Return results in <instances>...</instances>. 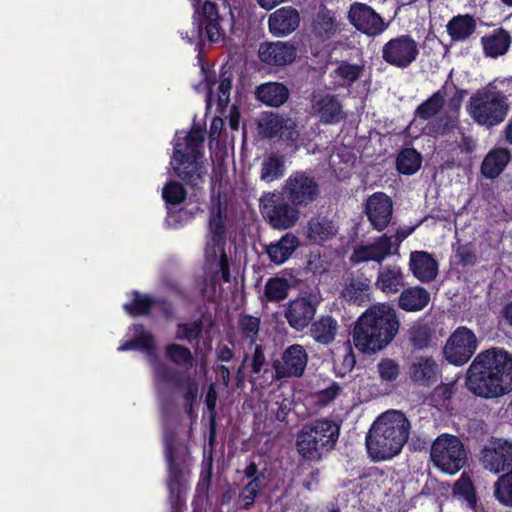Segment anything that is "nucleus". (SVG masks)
I'll list each match as a JSON object with an SVG mask.
<instances>
[{
  "instance_id": "1",
  "label": "nucleus",
  "mask_w": 512,
  "mask_h": 512,
  "mask_svg": "<svg viewBox=\"0 0 512 512\" xmlns=\"http://www.w3.org/2000/svg\"><path fill=\"white\" fill-rule=\"evenodd\" d=\"M466 386L483 398H497L512 391V355L493 347L480 352L467 371Z\"/></svg>"
},
{
  "instance_id": "2",
  "label": "nucleus",
  "mask_w": 512,
  "mask_h": 512,
  "mask_svg": "<svg viewBox=\"0 0 512 512\" xmlns=\"http://www.w3.org/2000/svg\"><path fill=\"white\" fill-rule=\"evenodd\" d=\"M399 327L396 310L391 305L375 304L358 318L352 333L353 344L361 352L376 353L393 341Z\"/></svg>"
},
{
  "instance_id": "3",
  "label": "nucleus",
  "mask_w": 512,
  "mask_h": 512,
  "mask_svg": "<svg viewBox=\"0 0 512 512\" xmlns=\"http://www.w3.org/2000/svg\"><path fill=\"white\" fill-rule=\"evenodd\" d=\"M410 423L400 411L382 413L372 424L366 446L370 457L384 461L398 455L409 437Z\"/></svg>"
},
{
  "instance_id": "4",
  "label": "nucleus",
  "mask_w": 512,
  "mask_h": 512,
  "mask_svg": "<svg viewBox=\"0 0 512 512\" xmlns=\"http://www.w3.org/2000/svg\"><path fill=\"white\" fill-rule=\"evenodd\" d=\"M205 132L194 127L189 133L176 134L175 151L171 166L175 173L192 185H198L207 173L203 165Z\"/></svg>"
},
{
  "instance_id": "5",
  "label": "nucleus",
  "mask_w": 512,
  "mask_h": 512,
  "mask_svg": "<svg viewBox=\"0 0 512 512\" xmlns=\"http://www.w3.org/2000/svg\"><path fill=\"white\" fill-rule=\"evenodd\" d=\"M224 221L221 204L217 203L211 211L209 219V236L205 248L207 262L206 274L210 277V284L203 287V294L211 297L215 292V285L219 279L229 281V266L225 253Z\"/></svg>"
},
{
  "instance_id": "6",
  "label": "nucleus",
  "mask_w": 512,
  "mask_h": 512,
  "mask_svg": "<svg viewBox=\"0 0 512 512\" xmlns=\"http://www.w3.org/2000/svg\"><path fill=\"white\" fill-rule=\"evenodd\" d=\"M504 84L505 81H499ZM510 105L507 95L498 89V81L489 83L476 91L469 99L467 111L478 125L485 127L497 126L504 121Z\"/></svg>"
},
{
  "instance_id": "7",
  "label": "nucleus",
  "mask_w": 512,
  "mask_h": 512,
  "mask_svg": "<svg viewBox=\"0 0 512 512\" xmlns=\"http://www.w3.org/2000/svg\"><path fill=\"white\" fill-rule=\"evenodd\" d=\"M340 427L331 420L320 419L305 425L297 435L296 447L306 461H319L333 449L339 437Z\"/></svg>"
},
{
  "instance_id": "8",
  "label": "nucleus",
  "mask_w": 512,
  "mask_h": 512,
  "mask_svg": "<svg viewBox=\"0 0 512 512\" xmlns=\"http://www.w3.org/2000/svg\"><path fill=\"white\" fill-rule=\"evenodd\" d=\"M131 330L133 337L118 347L119 351L141 350L153 369L154 380L158 387L174 384L175 372L165 363L158 360L156 355V344L153 335L140 325H134Z\"/></svg>"
},
{
  "instance_id": "9",
  "label": "nucleus",
  "mask_w": 512,
  "mask_h": 512,
  "mask_svg": "<svg viewBox=\"0 0 512 512\" xmlns=\"http://www.w3.org/2000/svg\"><path fill=\"white\" fill-rule=\"evenodd\" d=\"M430 457L442 472L453 475L466 463V451L460 439L454 435L442 434L431 446Z\"/></svg>"
},
{
  "instance_id": "10",
  "label": "nucleus",
  "mask_w": 512,
  "mask_h": 512,
  "mask_svg": "<svg viewBox=\"0 0 512 512\" xmlns=\"http://www.w3.org/2000/svg\"><path fill=\"white\" fill-rule=\"evenodd\" d=\"M297 205H290L281 193H267L260 199V208L266 220L275 229L293 227L300 217Z\"/></svg>"
},
{
  "instance_id": "11",
  "label": "nucleus",
  "mask_w": 512,
  "mask_h": 512,
  "mask_svg": "<svg viewBox=\"0 0 512 512\" xmlns=\"http://www.w3.org/2000/svg\"><path fill=\"white\" fill-rule=\"evenodd\" d=\"M259 132L267 138H277L290 145H295L300 133L294 119L277 113H265L259 120Z\"/></svg>"
},
{
  "instance_id": "12",
  "label": "nucleus",
  "mask_w": 512,
  "mask_h": 512,
  "mask_svg": "<svg viewBox=\"0 0 512 512\" xmlns=\"http://www.w3.org/2000/svg\"><path fill=\"white\" fill-rule=\"evenodd\" d=\"M477 346L474 332L467 327H458L445 344L444 356L451 364L463 365L475 353Z\"/></svg>"
},
{
  "instance_id": "13",
  "label": "nucleus",
  "mask_w": 512,
  "mask_h": 512,
  "mask_svg": "<svg viewBox=\"0 0 512 512\" xmlns=\"http://www.w3.org/2000/svg\"><path fill=\"white\" fill-rule=\"evenodd\" d=\"M419 54L418 43L408 35L389 40L382 47L383 60L397 68H407Z\"/></svg>"
},
{
  "instance_id": "14",
  "label": "nucleus",
  "mask_w": 512,
  "mask_h": 512,
  "mask_svg": "<svg viewBox=\"0 0 512 512\" xmlns=\"http://www.w3.org/2000/svg\"><path fill=\"white\" fill-rule=\"evenodd\" d=\"M283 194L293 205L306 206L317 198L319 188L313 177L305 172H296L286 180Z\"/></svg>"
},
{
  "instance_id": "15",
  "label": "nucleus",
  "mask_w": 512,
  "mask_h": 512,
  "mask_svg": "<svg viewBox=\"0 0 512 512\" xmlns=\"http://www.w3.org/2000/svg\"><path fill=\"white\" fill-rule=\"evenodd\" d=\"M348 20L358 31L371 37L382 34L388 28L384 19L365 3L354 2L351 4Z\"/></svg>"
},
{
  "instance_id": "16",
  "label": "nucleus",
  "mask_w": 512,
  "mask_h": 512,
  "mask_svg": "<svg viewBox=\"0 0 512 512\" xmlns=\"http://www.w3.org/2000/svg\"><path fill=\"white\" fill-rule=\"evenodd\" d=\"M482 466L493 474H499L512 465V441L503 438L490 440L482 449Z\"/></svg>"
},
{
  "instance_id": "17",
  "label": "nucleus",
  "mask_w": 512,
  "mask_h": 512,
  "mask_svg": "<svg viewBox=\"0 0 512 512\" xmlns=\"http://www.w3.org/2000/svg\"><path fill=\"white\" fill-rule=\"evenodd\" d=\"M308 363V354L304 347L293 344L282 353L281 359L273 363L277 379L301 377Z\"/></svg>"
},
{
  "instance_id": "18",
  "label": "nucleus",
  "mask_w": 512,
  "mask_h": 512,
  "mask_svg": "<svg viewBox=\"0 0 512 512\" xmlns=\"http://www.w3.org/2000/svg\"><path fill=\"white\" fill-rule=\"evenodd\" d=\"M319 302V298L313 294L290 301L285 311L289 325L296 330L307 327L316 313Z\"/></svg>"
},
{
  "instance_id": "19",
  "label": "nucleus",
  "mask_w": 512,
  "mask_h": 512,
  "mask_svg": "<svg viewBox=\"0 0 512 512\" xmlns=\"http://www.w3.org/2000/svg\"><path fill=\"white\" fill-rule=\"evenodd\" d=\"M312 113L319 118L322 123L335 124L344 117L342 105L336 96L324 93L314 92L311 98Z\"/></svg>"
},
{
  "instance_id": "20",
  "label": "nucleus",
  "mask_w": 512,
  "mask_h": 512,
  "mask_svg": "<svg viewBox=\"0 0 512 512\" xmlns=\"http://www.w3.org/2000/svg\"><path fill=\"white\" fill-rule=\"evenodd\" d=\"M365 212L371 225L376 230L381 231L391 220L393 213L392 201L382 192L374 193L366 202Z\"/></svg>"
},
{
  "instance_id": "21",
  "label": "nucleus",
  "mask_w": 512,
  "mask_h": 512,
  "mask_svg": "<svg viewBox=\"0 0 512 512\" xmlns=\"http://www.w3.org/2000/svg\"><path fill=\"white\" fill-rule=\"evenodd\" d=\"M200 86L206 92L207 109H211L215 105L217 111L224 114L230 102V91L232 88L231 77L223 75L218 83L206 77Z\"/></svg>"
},
{
  "instance_id": "22",
  "label": "nucleus",
  "mask_w": 512,
  "mask_h": 512,
  "mask_svg": "<svg viewBox=\"0 0 512 512\" xmlns=\"http://www.w3.org/2000/svg\"><path fill=\"white\" fill-rule=\"evenodd\" d=\"M259 58L269 65H287L292 63L297 55L295 46L289 42H268L260 45Z\"/></svg>"
},
{
  "instance_id": "23",
  "label": "nucleus",
  "mask_w": 512,
  "mask_h": 512,
  "mask_svg": "<svg viewBox=\"0 0 512 512\" xmlns=\"http://www.w3.org/2000/svg\"><path fill=\"white\" fill-rule=\"evenodd\" d=\"M391 247V238L386 235L380 236L374 242L357 247L351 256V261L356 264L367 261L381 263L391 254Z\"/></svg>"
},
{
  "instance_id": "24",
  "label": "nucleus",
  "mask_w": 512,
  "mask_h": 512,
  "mask_svg": "<svg viewBox=\"0 0 512 512\" xmlns=\"http://www.w3.org/2000/svg\"><path fill=\"white\" fill-rule=\"evenodd\" d=\"M300 23L298 11L290 6L282 7L269 15V31L277 37L286 36L297 29Z\"/></svg>"
},
{
  "instance_id": "25",
  "label": "nucleus",
  "mask_w": 512,
  "mask_h": 512,
  "mask_svg": "<svg viewBox=\"0 0 512 512\" xmlns=\"http://www.w3.org/2000/svg\"><path fill=\"white\" fill-rule=\"evenodd\" d=\"M409 270L420 282H430L438 275V263L426 251H413L410 254Z\"/></svg>"
},
{
  "instance_id": "26",
  "label": "nucleus",
  "mask_w": 512,
  "mask_h": 512,
  "mask_svg": "<svg viewBox=\"0 0 512 512\" xmlns=\"http://www.w3.org/2000/svg\"><path fill=\"white\" fill-rule=\"evenodd\" d=\"M298 238L292 233H286L279 240L265 246L269 260L276 265L286 262L298 248Z\"/></svg>"
},
{
  "instance_id": "27",
  "label": "nucleus",
  "mask_w": 512,
  "mask_h": 512,
  "mask_svg": "<svg viewBox=\"0 0 512 512\" xmlns=\"http://www.w3.org/2000/svg\"><path fill=\"white\" fill-rule=\"evenodd\" d=\"M375 286L385 294H395L404 286V273L400 266L393 264L381 267Z\"/></svg>"
},
{
  "instance_id": "28",
  "label": "nucleus",
  "mask_w": 512,
  "mask_h": 512,
  "mask_svg": "<svg viewBox=\"0 0 512 512\" xmlns=\"http://www.w3.org/2000/svg\"><path fill=\"white\" fill-rule=\"evenodd\" d=\"M481 44L487 57L496 58L508 51L511 45V36L506 30L499 28L484 35L481 38Z\"/></svg>"
},
{
  "instance_id": "29",
  "label": "nucleus",
  "mask_w": 512,
  "mask_h": 512,
  "mask_svg": "<svg viewBox=\"0 0 512 512\" xmlns=\"http://www.w3.org/2000/svg\"><path fill=\"white\" fill-rule=\"evenodd\" d=\"M438 375V365L430 357H416L410 366V377L412 380L422 384H433Z\"/></svg>"
},
{
  "instance_id": "30",
  "label": "nucleus",
  "mask_w": 512,
  "mask_h": 512,
  "mask_svg": "<svg viewBox=\"0 0 512 512\" xmlns=\"http://www.w3.org/2000/svg\"><path fill=\"white\" fill-rule=\"evenodd\" d=\"M430 301L429 292L422 287H409L403 290L399 296L398 305L408 312L423 310Z\"/></svg>"
},
{
  "instance_id": "31",
  "label": "nucleus",
  "mask_w": 512,
  "mask_h": 512,
  "mask_svg": "<svg viewBox=\"0 0 512 512\" xmlns=\"http://www.w3.org/2000/svg\"><path fill=\"white\" fill-rule=\"evenodd\" d=\"M337 233L334 223L326 217L316 216L309 220L306 235L313 243H323Z\"/></svg>"
},
{
  "instance_id": "32",
  "label": "nucleus",
  "mask_w": 512,
  "mask_h": 512,
  "mask_svg": "<svg viewBox=\"0 0 512 512\" xmlns=\"http://www.w3.org/2000/svg\"><path fill=\"white\" fill-rule=\"evenodd\" d=\"M509 161L510 153L507 149H493L484 158L481 165V172L486 178H496L504 170Z\"/></svg>"
},
{
  "instance_id": "33",
  "label": "nucleus",
  "mask_w": 512,
  "mask_h": 512,
  "mask_svg": "<svg viewBox=\"0 0 512 512\" xmlns=\"http://www.w3.org/2000/svg\"><path fill=\"white\" fill-rule=\"evenodd\" d=\"M288 96L289 91L282 83H265L256 90L257 99L268 106L278 107L287 101Z\"/></svg>"
},
{
  "instance_id": "34",
  "label": "nucleus",
  "mask_w": 512,
  "mask_h": 512,
  "mask_svg": "<svg viewBox=\"0 0 512 512\" xmlns=\"http://www.w3.org/2000/svg\"><path fill=\"white\" fill-rule=\"evenodd\" d=\"M476 29L475 19L469 15H457L448 21L446 30L453 41H464L469 38Z\"/></svg>"
},
{
  "instance_id": "35",
  "label": "nucleus",
  "mask_w": 512,
  "mask_h": 512,
  "mask_svg": "<svg viewBox=\"0 0 512 512\" xmlns=\"http://www.w3.org/2000/svg\"><path fill=\"white\" fill-rule=\"evenodd\" d=\"M363 73V66L340 62L332 72V78L338 86H350L357 81Z\"/></svg>"
},
{
  "instance_id": "36",
  "label": "nucleus",
  "mask_w": 512,
  "mask_h": 512,
  "mask_svg": "<svg viewBox=\"0 0 512 512\" xmlns=\"http://www.w3.org/2000/svg\"><path fill=\"white\" fill-rule=\"evenodd\" d=\"M343 297L358 304L369 300L370 297V283L366 278L352 279L346 284L342 291Z\"/></svg>"
},
{
  "instance_id": "37",
  "label": "nucleus",
  "mask_w": 512,
  "mask_h": 512,
  "mask_svg": "<svg viewBox=\"0 0 512 512\" xmlns=\"http://www.w3.org/2000/svg\"><path fill=\"white\" fill-rule=\"evenodd\" d=\"M337 331V322L331 317H322L311 327L312 337L320 343L328 344L334 340Z\"/></svg>"
},
{
  "instance_id": "38",
  "label": "nucleus",
  "mask_w": 512,
  "mask_h": 512,
  "mask_svg": "<svg viewBox=\"0 0 512 512\" xmlns=\"http://www.w3.org/2000/svg\"><path fill=\"white\" fill-rule=\"evenodd\" d=\"M285 171L284 161L281 157L271 155L265 158L261 164L260 179L270 183L283 176Z\"/></svg>"
},
{
  "instance_id": "39",
  "label": "nucleus",
  "mask_w": 512,
  "mask_h": 512,
  "mask_svg": "<svg viewBox=\"0 0 512 512\" xmlns=\"http://www.w3.org/2000/svg\"><path fill=\"white\" fill-rule=\"evenodd\" d=\"M290 288L291 285L287 279L271 278L265 284L264 295L268 301L278 302L288 296Z\"/></svg>"
},
{
  "instance_id": "40",
  "label": "nucleus",
  "mask_w": 512,
  "mask_h": 512,
  "mask_svg": "<svg viewBox=\"0 0 512 512\" xmlns=\"http://www.w3.org/2000/svg\"><path fill=\"white\" fill-rule=\"evenodd\" d=\"M421 166V156L411 148L404 149L397 158V169L402 174L411 175L419 170Z\"/></svg>"
},
{
  "instance_id": "41",
  "label": "nucleus",
  "mask_w": 512,
  "mask_h": 512,
  "mask_svg": "<svg viewBox=\"0 0 512 512\" xmlns=\"http://www.w3.org/2000/svg\"><path fill=\"white\" fill-rule=\"evenodd\" d=\"M494 496L499 503L512 507V469L494 483Z\"/></svg>"
},
{
  "instance_id": "42",
  "label": "nucleus",
  "mask_w": 512,
  "mask_h": 512,
  "mask_svg": "<svg viewBox=\"0 0 512 512\" xmlns=\"http://www.w3.org/2000/svg\"><path fill=\"white\" fill-rule=\"evenodd\" d=\"M453 495L459 498H463L469 507H475V489L470 477L467 474L463 473L461 477L456 481L453 489Z\"/></svg>"
},
{
  "instance_id": "43",
  "label": "nucleus",
  "mask_w": 512,
  "mask_h": 512,
  "mask_svg": "<svg viewBox=\"0 0 512 512\" xmlns=\"http://www.w3.org/2000/svg\"><path fill=\"white\" fill-rule=\"evenodd\" d=\"M430 338V328L424 323L417 322L409 329V340L415 348L422 349L427 347Z\"/></svg>"
},
{
  "instance_id": "44",
  "label": "nucleus",
  "mask_w": 512,
  "mask_h": 512,
  "mask_svg": "<svg viewBox=\"0 0 512 512\" xmlns=\"http://www.w3.org/2000/svg\"><path fill=\"white\" fill-rule=\"evenodd\" d=\"M154 304L155 302L150 297L134 292L132 302L125 303L123 307L128 314L136 316L147 313Z\"/></svg>"
},
{
  "instance_id": "45",
  "label": "nucleus",
  "mask_w": 512,
  "mask_h": 512,
  "mask_svg": "<svg viewBox=\"0 0 512 512\" xmlns=\"http://www.w3.org/2000/svg\"><path fill=\"white\" fill-rule=\"evenodd\" d=\"M187 192L182 184L170 181L162 190V197L169 205H178L186 198Z\"/></svg>"
},
{
  "instance_id": "46",
  "label": "nucleus",
  "mask_w": 512,
  "mask_h": 512,
  "mask_svg": "<svg viewBox=\"0 0 512 512\" xmlns=\"http://www.w3.org/2000/svg\"><path fill=\"white\" fill-rule=\"evenodd\" d=\"M443 103L444 97L440 91H437L418 107L417 115L420 118L428 119L437 114V112L442 108Z\"/></svg>"
},
{
  "instance_id": "47",
  "label": "nucleus",
  "mask_w": 512,
  "mask_h": 512,
  "mask_svg": "<svg viewBox=\"0 0 512 512\" xmlns=\"http://www.w3.org/2000/svg\"><path fill=\"white\" fill-rule=\"evenodd\" d=\"M377 370L381 382L390 383L397 379L399 376V365L396 361L384 358L377 364Z\"/></svg>"
},
{
  "instance_id": "48",
  "label": "nucleus",
  "mask_w": 512,
  "mask_h": 512,
  "mask_svg": "<svg viewBox=\"0 0 512 512\" xmlns=\"http://www.w3.org/2000/svg\"><path fill=\"white\" fill-rule=\"evenodd\" d=\"M166 355L178 366H187L191 364L193 359L190 350L178 344L168 345Z\"/></svg>"
},
{
  "instance_id": "49",
  "label": "nucleus",
  "mask_w": 512,
  "mask_h": 512,
  "mask_svg": "<svg viewBox=\"0 0 512 512\" xmlns=\"http://www.w3.org/2000/svg\"><path fill=\"white\" fill-rule=\"evenodd\" d=\"M315 30L321 37H330L337 30V23L329 13L318 14Z\"/></svg>"
},
{
  "instance_id": "50",
  "label": "nucleus",
  "mask_w": 512,
  "mask_h": 512,
  "mask_svg": "<svg viewBox=\"0 0 512 512\" xmlns=\"http://www.w3.org/2000/svg\"><path fill=\"white\" fill-rule=\"evenodd\" d=\"M241 329L250 344H254L260 327V320L252 316H244L240 322Z\"/></svg>"
},
{
  "instance_id": "51",
  "label": "nucleus",
  "mask_w": 512,
  "mask_h": 512,
  "mask_svg": "<svg viewBox=\"0 0 512 512\" xmlns=\"http://www.w3.org/2000/svg\"><path fill=\"white\" fill-rule=\"evenodd\" d=\"M167 459L169 462L170 476L173 480L169 483L171 492L179 489L178 474H182V471L178 468L176 463V456L174 455L173 448L169 442L166 443Z\"/></svg>"
},
{
  "instance_id": "52",
  "label": "nucleus",
  "mask_w": 512,
  "mask_h": 512,
  "mask_svg": "<svg viewBox=\"0 0 512 512\" xmlns=\"http://www.w3.org/2000/svg\"><path fill=\"white\" fill-rule=\"evenodd\" d=\"M201 328L202 325L200 321H194L190 324H181L176 331V338L191 341L199 336Z\"/></svg>"
},
{
  "instance_id": "53",
  "label": "nucleus",
  "mask_w": 512,
  "mask_h": 512,
  "mask_svg": "<svg viewBox=\"0 0 512 512\" xmlns=\"http://www.w3.org/2000/svg\"><path fill=\"white\" fill-rule=\"evenodd\" d=\"M459 105L450 110L446 118H441L440 121L434 126L436 134H445L446 132L454 129L457 124Z\"/></svg>"
},
{
  "instance_id": "54",
  "label": "nucleus",
  "mask_w": 512,
  "mask_h": 512,
  "mask_svg": "<svg viewBox=\"0 0 512 512\" xmlns=\"http://www.w3.org/2000/svg\"><path fill=\"white\" fill-rule=\"evenodd\" d=\"M260 489V481L258 478L250 481L242 490L241 498L244 501V506L249 507L253 504L255 497Z\"/></svg>"
},
{
  "instance_id": "55",
  "label": "nucleus",
  "mask_w": 512,
  "mask_h": 512,
  "mask_svg": "<svg viewBox=\"0 0 512 512\" xmlns=\"http://www.w3.org/2000/svg\"><path fill=\"white\" fill-rule=\"evenodd\" d=\"M456 258L462 265H473L476 262L474 250L469 245H461L456 249Z\"/></svg>"
},
{
  "instance_id": "56",
  "label": "nucleus",
  "mask_w": 512,
  "mask_h": 512,
  "mask_svg": "<svg viewBox=\"0 0 512 512\" xmlns=\"http://www.w3.org/2000/svg\"><path fill=\"white\" fill-rule=\"evenodd\" d=\"M341 392V387L333 383L328 388L322 390L318 394L319 401L323 404H327L333 401Z\"/></svg>"
},
{
  "instance_id": "57",
  "label": "nucleus",
  "mask_w": 512,
  "mask_h": 512,
  "mask_svg": "<svg viewBox=\"0 0 512 512\" xmlns=\"http://www.w3.org/2000/svg\"><path fill=\"white\" fill-rule=\"evenodd\" d=\"M205 30L211 42H217L222 37L218 20L206 21Z\"/></svg>"
},
{
  "instance_id": "58",
  "label": "nucleus",
  "mask_w": 512,
  "mask_h": 512,
  "mask_svg": "<svg viewBox=\"0 0 512 512\" xmlns=\"http://www.w3.org/2000/svg\"><path fill=\"white\" fill-rule=\"evenodd\" d=\"M201 13L206 21L218 20L216 5L211 1H205L203 3Z\"/></svg>"
},
{
  "instance_id": "59",
  "label": "nucleus",
  "mask_w": 512,
  "mask_h": 512,
  "mask_svg": "<svg viewBox=\"0 0 512 512\" xmlns=\"http://www.w3.org/2000/svg\"><path fill=\"white\" fill-rule=\"evenodd\" d=\"M265 363V357L260 346H255L253 358H252V369L255 373H259L262 366Z\"/></svg>"
},
{
  "instance_id": "60",
  "label": "nucleus",
  "mask_w": 512,
  "mask_h": 512,
  "mask_svg": "<svg viewBox=\"0 0 512 512\" xmlns=\"http://www.w3.org/2000/svg\"><path fill=\"white\" fill-rule=\"evenodd\" d=\"M223 127V121L220 117H214L210 125V143L217 140Z\"/></svg>"
},
{
  "instance_id": "61",
  "label": "nucleus",
  "mask_w": 512,
  "mask_h": 512,
  "mask_svg": "<svg viewBox=\"0 0 512 512\" xmlns=\"http://www.w3.org/2000/svg\"><path fill=\"white\" fill-rule=\"evenodd\" d=\"M217 402L215 385L211 384L206 395V406L211 414L214 413Z\"/></svg>"
},
{
  "instance_id": "62",
  "label": "nucleus",
  "mask_w": 512,
  "mask_h": 512,
  "mask_svg": "<svg viewBox=\"0 0 512 512\" xmlns=\"http://www.w3.org/2000/svg\"><path fill=\"white\" fill-rule=\"evenodd\" d=\"M308 269L313 273L325 271V267L319 255H312L308 261Z\"/></svg>"
},
{
  "instance_id": "63",
  "label": "nucleus",
  "mask_w": 512,
  "mask_h": 512,
  "mask_svg": "<svg viewBox=\"0 0 512 512\" xmlns=\"http://www.w3.org/2000/svg\"><path fill=\"white\" fill-rule=\"evenodd\" d=\"M290 409L291 401L289 399H283L282 402L279 404L278 410L276 411V418L279 421H284Z\"/></svg>"
},
{
  "instance_id": "64",
  "label": "nucleus",
  "mask_w": 512,
  "mask_h": 512,
  "mask_svg": "<svg viewBox=\"0 0 512 512\" xmlns=\"http://www.w3.org/2000/svg\"><path fill=\"white\" fill-rule=\"evenodd\" d=\"M239 118L240 114L235 105H232L229 109L228 119H229V125L232 130H238L239 128Z\"/></svg>"
}]
</instances>
